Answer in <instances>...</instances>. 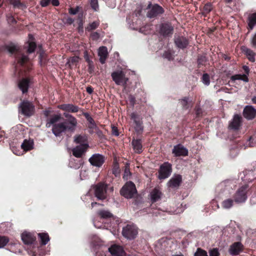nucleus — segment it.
I'll use <instances>...</instances> for the list:
<instances>
[{"label": "nucleus", "mask_w": 256, "mask_h": 256, "mask_svg": "<svg viewBox=\"0 0 256 256\" xmlns=\"http://www.w3.org/2000/svg\"><path fill=\"white\" fill-rule=\"evenodd\" d=\"M172 172V164L166 162L160 166L158 172V178L160 180L168 178Z\"/></svg>", "instance_id": "nucleus-10"}, {"label": "nucleus", "mask_w": 256, "mask_h": 256, "mask_svg": "<svg viewBox=\"0 0 256 256\" xmlns=\"http://www.w3.org/2000/svg\"><path fill=\"white\" fill-rule=\"evenodd\" d=\"M44 54L42 52L40 53V63L41 65H42L44 63V61L43 60V58L44 57Z\"/></svg>", "instance_id": "nucleus-62"}, {"label": "nucleus", "mask_w": 256, "mask_h": 256, "mask_svg": "<svg viewBox=\"0 0 256 256\" xmlns=\"http://www.w3.org/2000/svg\"><path fill=\"white\" fill-rule=\"evenodd\" d=\"M90 36L93 40H97L100 38V34L97 32L92 33Z\"/></svg>", "instance_id": "nucleus-56"}, {"label": "nucleus", "mask_w": 256, "mask_h": 256, "mask_svg": "<svg viewBox=\"0 0 256 256\" xmlns=\"http://www.w3.org/2000/svg\"><path fill=\"white\" fill-rule=\"evenodd\" d=\"M34 142L32 140H24L21 144V148L24 151H28L33 148Z\"/></svg>", "instance_id": "nucleus-29"}, {"label": "nucleus", "mask_w": 256, "mask_h": 256, "mask_svg": "<svg viewBox=\"0 0 256 256\" xmlns=\"http://www.w3.org/2000/svg\"><path fill=\"white\" fill-rule=\"evenodd\" d=\"M243 249L244 246L240 242H235L230 246L228 252L232 256H237L243 250Z\"/></svg>", "instance_id": "nucleus-16"}, {"label": "nucleus", "mask_w": 256, "mask_h": 256, "mask_svg": "<svg viewBox=\"0 0 256 256\" xmlns=\"http://www.w3.org/2000/svg\"><path fill=\"white\" fill-rule=\"evenodd\" d=\"M210 256H219L220 253L217 248H214L209 252Z\"/></svg>", "instance_id": "nucleus-51"}, {"label": "nucleus", "mask_w": 256, "mask_h": 256, "mask_svg": "<svg viewBox=\"0 0 256 256\" xmlns=\"http://www.w3.org/2000/svg\"><path fill=\"white\" fill-rule=\"evenodd\" d=\"M130 176V172L128 169L126 168L123 176L124 178L128 179V177Z\"/></svg>", "instance_id": "nucleus-59"}, {"label": "nucleus", "mask_w": 256, "mask_h": 256, "mask_svg": "<svg viewBox=\"0 0 256 256\" xmlns=\"http://www.w3.org/2000/svg\"><path fill=\"white\" fill-rule=\"evenodd\" d=\"M100 218L108 219L114 216L113 214L108 210H99L98 212Z\"/></svg>", "instance_id": "nucleus-35"}, {"label": "nucleus", "mask_w": 256, "mask_h": 256, "mask_svg": "<svg viewBox=\"0 0 256 256\" xmlns=\"http://www.w3.org/2000/svg\"><path fill=\"white\" fill-rule=\"evenodd\" d=\"M194 256H208L206 252L200 248H198L194 253Z\"/></svg>", "instance_id": "nucleus-45"}, {"label": "nucleus", "mask_w": 256, "mask_h": 256, "mask_svg": "<svg viewBox=\"0 0 256 256\" xmlns=\"http://www.w3.org/2000/svg\"><path fill=\"white\" fill-rule=\"evenodd\" d=\"M256 24V14L254 13L250 14L248 18V25L250 30L254 28Z\"/></svg>", "instance_id": "nucleus-38"}, {"label": "nucleus", "mask_w": 256, "mask_h": 256, "mask_svg": "<svg viewBox=\"0 0 256 256\" xmlns=\"http://www.w3.org/2000/svg\"><path fill=\"white\" fill-rule=\"evenodd\" d=\"M86 140V137L85 135H76L74 137V142L76 144L84 142Z\"/></svg>", "instance_id": "nucleus-41"}, {"label": "nucleus", "mask_w": 256, "mask_h": 256, "mask_svg": "<svg viewBox=\"0 0 256 256\" xmlns=\"http://www.w3.org/2000/svg\"><path fill=\"white\" fill-rule=\"evenodd\" d=\"M108 252L114 256H124L125 253L120 246L118 245H112L108 248Z\"/></svg>", "instance_id": "nucleus-18"}, {"label": "nucleus", "mask_w": 256, "mask_h": 256, "mask_svg": "<svg viewBox=\"0 0 256 256\" xmlns=\"http://www.w3.org/2000/svg\"><path fill=\"white\" fill-rule=\"evenodd\" d=\"M88 161L92 166L100 168L104 162V157L100 154H95L92 156Z\"/></svg>", "instance_id": "nucleus-12"}, {"label": "nucleus", "mask_w": 256, "mask_h": 256, "mask_svg": "<svg viewBox=\"0 0 256 256\" xmlns=\"http://www.w3.org/2000/svg\"><path fill=\"white\" fill-rule=\"evenodd\" d=\"M7 20H8V23H16V21L14 20V18L11 15H10L7 16Z\"/></svg>", "instance_id": "nucleus-60"}, {"label": "nucleus", "mask_w": 256, "mask_h": 256, "mask_svg": "<svg viewBox=\"0 0 256 256\" xmlns=\"http://www.w3.org/2000/svg\"><path fill=\"white\" fill-rule=\"evenodd\" d=\"M111 76L112 80L117 85L125 86L128 80V79L126 77L125 74L122 70L114 72L112 74Z\"/></svg>", "instance_id": "nucleus-9"}, {"label": "nucleus", "mask_w": 256, "mask_h": 256, "mask_svg": "<svg viewBox=\"0 0 256 256\" xmlns=\"http://www.w3.org/2000/svg\"><path fill=\"white\" fill-rule=\"evenodd\" d=\"M64 116L66 118V120L62 122L68 132H74L78 124L76 119L72 115L64 112Z\"/></svg>", "instance_id": "nucleus-4"}, {"label": "nucleus", "mask_w": 256, "mask_h": 256, "mask_svg": "<svg viewBox=\"0 0 256 256\" xmlns=\"http://www.w3.org/2000/svg\"><path fill=\"white\" fill-rule=\"evenodd\" d=\"M40 238L41 244L43 245H46L50 240V238L47 233H39L38 234Z\"/></svg>", "instance_id": "nucleus-40"}, {"label": "nucleus", "mask_w": 256, "mask_h": 256, "mask_svg": "<svg viewBox=\"0 0 256 256\" xmlns=\"http://www.w3.org/2000/svg\"><path fill=\"white\" fill-rule=\"evenodd\" d=\"M206 61V58L205 56H201L198 59V62L199 65L203 64Z\"/></svg>", "instance_id": "nucleus-55"}, {"label": "nucleus", "mask_w": 256, "mask_h": 256, "mask_svg": "<svg viewBox=\"0 0 256 256\" xmlns=\"http://www.w3.org/2000/svg\"><path fill=\"white\" fill-rule=\"evenodd\" d=\"M50 2V0H41L40 4L43 7L46 6Z\"/></svg>", "instance_id": "nucleus-57"}, {"label": "nucleus", "mask_w": 256, "mask_h": 256, "mask_svg": "<svg viewBox=\"0 0 256 256\" xmlns=\"http://www.w3.org/2000/svg\"><path fill=\"white\" fill-rule=\"evenodd\" d=\"M231 80L234 82L236 80H242L244 82H248V78L246 74H236L231 76Z\"/></svg>", "instance_id": "nucleus-39"}, {"label": "nucleus", "mask_w": 256, "mask_h": 256, "mask_svg": "<svg viewBox=\"0 0 256 256\" xmlns=\"http://www.w3.org/2000/svg\"><path fill=\"white\" fill-rule=\"evenodd\" d=\"M234 202V200L231 198H226L222 201V206L224 209H230L233 206Z\"/></svg>", "instance_id": "nucleus-34"}, {"label": "nucleus", "mask_w": 256, "mask_h": 256, "mask_svg": "<svg viewBox=\"0 0 256 256\" xmlns=\"http://www.w3.org/2000/svg\"><path fill=\"white\" fill-rule=\"evenodd\" d=\"M174 28L170 24H162L160 26V33L164 36H169L173 33Z\"/></svg>", "instance_id": "nucleus-22"}, {"label": "nucleus", "mask_w": 256, "mask_h": 256, "mask_svg": "<svg viewBox=\"0 0 256 256\" xmlns=\"http://www.w3.org/2000/svg\"><path fill=\"white\" fill-rule=\"evenodd\" d=\"M242 50L250 61L252 62H255L256 54L252 50L245 47L243 48Z\"/></svg>", "instance_id": "nucleus-33"}, {"label": "nucleus", "mask_w": 256, "mask_h": 256, "mask_svg": "<svg viewBox=\"0 0 256 256\" xmlns=\"http://www.w3.org/2000/svg\"><path fill=\"white\" fill-rule=\"evenodd\" d=\"M242 117L240 115L236 114L229 124V128L234 130H238L241 126L242 123Z\"/></svg>", "instance_id": "nucleus-14"}, {"label": "nucleus", "mask_w": 256, "mask_h": 256, "mask_svg": "<svg viewBox=\"0 0 256 256\" xmlns=\"http://www.w3.org/2000/svg\"><path fill=\"white\" fill-rule=\"evenodd\" d=\"M172 153L175 156H186L188 154V150L182 145L178 144L174 146Z\"/></svg>", "instance_id": "nucleus-17"}, {"label": "nucleus", "mask_w": 256, "mask_h": 256, "mask_svg": "<svg viewBox=\"0 0 256 256\" xmlns=\"http://www.w3.org/2000/svg\"><path fill=\"white\" fill-rule=\"evenodd\" d=\"M22 240L26 244H32L36 240L34 236L31 233L28 232H24L21 236Z\"/></svg>", "instance_id": "nucleus-23"}, {"label": "nucleus", "mask_w": 256, "mask_h": 256, "mask_svg": "<svg viewBox=\"0 0 256 256\" xmlns=\"http://www.w3.org/2000/svg\"><path fill=\"white\" fill-rule=\"evenodd\" d=\"M151 200L154 202L160 200L162 197V192L156 188H154L150 193Z\"/></svg>", "instance_id": "nucleus-27"}, {"label": "nucleus", "mask_w": 256, "mask_h": 256, "mask_svg": "<svg viewBox=\"0 0 256 256\" xmlns=\"http://www.w3.org/2000/svg\"><path fill=\"white\" fill-rule=\"evenodd\" d=\"M212 10V6L210 4H206L204 7V13L208 14Z\"/></svg>", "instance_id": "nucleus-52"}, {"label": "nucleus", "mask_w": 256, "mask_h": 256, "mask_svg": "<svg viewBox=\"0 0 256 256\" xmlns=\"http://www.w3.org/2000/svg\"><path fill=\"white\" fill-rule=\"evenodd\" d=\"M108 49L106 46H101L98 50V55L100 57V61L102 64H104L108 56Z\"/></svg>", "instance_id": "nucleus-24"}, {"label": "nucleus", "mask_w": 256, "mask_h": 256, "mask_svg": "<svg viewBox=\"0 0 256 256\" xmlns=\"http://www.w3.org/2000/svg\"><path fill=\"white\" fill-rule=\"evenodd\" d=\"M90 6L95 11L98 10L99 8L98 0H90Z\"/></svg>", "instance_id": "nucleus-48"}, {"label": "nucleus", "mask_w": 256, "mask_h": 256, "mask_svg": "<svg viewBox=\"0 0 256 256\" xmlns=\"http://www.w3.org/2000/svg\"><path fill=\"white\" fill-rule=\"evenodd\" d=\"M243 116L248 120H252L256 116V109L252 106H246L243 110Z\"/></svg>", "instance_id": "nucleus-15"}, {"label": "nucleus", "mask_w": 256, "mask_h": 256, "mask_svg": "<svg viewBox=\"0 0 256 256\" xmlns=\"http://www.w3.org/2000/svg\"><path fill=\"white\" fill-rule=\"evenodd\" d=\"M9 2L12 4L15 8H19L22 6V4L20 3L19 0H8Z\"/></svg>", "instance_id": "nucleus-50"}, {"label": "nucleus", "mask_w": 256, "mask_h": 256, "mask_svg": "<svg viewBox=\"0 0 256 256\" xmlns=\"http://www.w3.org/2000/svg\"><path fill=\"white\" fill-rule=\"evenodd\" d=\"M66 23L68 24H72L74 22V20L71 18H68L66 19Z\"/></svg>", "instance_id": "nucleus-64"}, {"label": "nucleus", "mask_w": 256, "mask_h": 256, "mask_svg": "<svg viewBox=\"0 0 256 256\" xmlns=\"http://www.w3.org/2000/svg\"><path fill=\"white\" fill-rule=\"evenodd\" d=\"M29 40L28 43V52L30 54L34 52L36 48V44L33 40H34V36L32 34L28 35Z\"/></svg>", "instance_id": "nucleus-30"}, {"label": "nucleus", "mask_w": 256, "mask_h": 256, "mask_svg": "<svg viewBox=\"0 0 256 256\" xmlns=\"http://www.w3.org/2000/svg\"><path fill=\"white\" fill-rule=\"evenodd\" d=\"M19 108L21 113L27 116H32L34 110V107L33 104L28 101H24L21 102Z\"/></svg>", "instance_id": "nucleus-8"}, {"label": "nucleus", "mask_w": 256, "mask_h": 256, "mask_svg": "<svg viewBox=\"0 0 256 256\" xmlns=\"http://www.w3.org/2000/svg\"><path fill=\"white\" fill-rule=\"evenodd\" d=\"M248 188L246 185L242 186L236 191L234 194L235 202L237 204H242L246 202L248 198Z\"/></svg>", "instance_id": "nucleus-3"}, {"label": "nucleus", "mask_w": 256, "mask_h": 256, "mask_svg": "<svg viewBox=\"0 0 256 256\" xmlns=\"http://www.w3.org/2000/svg\"><path fill=\"white\" fill-rule=\"evenodd\" d=\"M175 44L178 48H184L188 46V41L186 38L180 36L175 40Z\"/></svg>", "instance_id": "nucleus-28"}, {"label": "nucleus", "mask_w": 256, "mask_h": 256, "mask_svg": "<svg viewBox=\"0 0 256 256\" xmlns=\"http://www.w3.org/2000/svg\"><path fill=\"white\" fill-rule=\"evenodd\" d=\"M6 49L10 54H16V60L17 64L22 66L28 62V56L19 52V47L17 45L10 44L6 46Z\"/></svg>", "instance_id": "nucleus-1"}, {"label": "nucleus", "mask_w": 256, "mask_h": 256, "mask_svg": "<svg viewBox=\"0 0 256 256\" xmlns=\"http://www.w3.org/2000/svg\"><path fill=\"white\" fill-rule=\"evenodd\" d=\"M78 10H79L78 6H76V8H71L69 9V12L71 14L74 15L78 12Z\"/></svg>", "instance_id": "nucleus-54"}, {"label": "nucleus", "mask_w": 256, "mask_h": 256, "mask_svg": "<svg viewBox=\"0 0 256 256\" xmlns=\"http://www.w3.org/2000/svg\"><path fill=\"white\" fill-rule=\"evenodd\" d=\"M151 5L150 2L148 6V8L150 9L147 14L148 18H154L164 12V10L162 6L156 4L150 7Z\"/></svg>", "instance_id": "nucleus-11"}, {"label": "nucleus", "mask_w": 256, "mask_h": 256, "mask_svg": "<svg viewBox=\"0 0 256 256\" xmlns=\"http://www.w3.org/2000/svg\"><path fill=\"white\" fill-rule=\"evenodd\" d=\"M29 86V81L27 79L24 78L20 81L18 88L22 91V93L27 92Z\"/></svg>", "instance_id": "nucleus-31"}, {"label": "nucleus", "mask_w": 256, "mask_h": 256, "mask_svg": "<svg viewBox=\"0 0 256 256\" xmlns=\"http://www.w3.org/2000/svg\"><path fill=\"white\" fill-rule=\"evenodd\" d=\"M251 44L252 46L256 47V33L252 38Z\"/></svg>", "instance_id": "nucleus-58"}, {"label": "nucleus", "mask_w": 256, "mask_h": 256, "mask_svg": "<svg viewBox=\"0 0 256 256\" xmlns=\"http://www.w3.org/2000/svg\"><path fill=\"white\" fill-rule=\"evenodd\" d=\"M58 108L71 112H76L78 110V107L72 104H63L59 106Z\"/></svg>", "instance_id": "nucleus-25"}, {"label": "nucleus", "mask_w": 256, "mask_h": 256, "mask_svg": "<svg viewBox=\"0 0 256 256\" xmlns=\"http://www.w3.org/2000/svg\"><path fill=\"white\" fill-rule=\"evenodd\" d=\"M8 238L6 236H0V248L4 247L8 242Z\"/></svg>", "instance_id": "nucleus-47"}, {"label": "nucleus", "mask_w": 256, "mask_h": 256, "mask_svg": "<svg viewBox=\"0 0 256 256\" xmlns=\"http://www.w3.org/2000/svg\"><path fill=\"white\" fill-rule=\"evenodd\" d=\"M107 249L102 244H94V251L95 252V256H106V252Z\"/></svg>", "instance_id": "nucleus-26"}, {"label": "nucleus", "mask_w": 256, "mask_h": 256, "mask_svg": "<svg viewBox=\"0 0 256 256\" xmlns=\"http://www.w3.org/2000/svg\"><path fill=\"white\" fill-rule=\"evenodd\" d=\"M120 194L127 198H132L136 193L134 184L132 182H127L120 190Z\"/></svg>", "instance_id": "nucleus-2"}, {"label": "nucleus", "mask_w": 256, "mask_h": 256, "mask_svg": "<svg viewBox=\"0 0 256 256\" xmlns=\"http://www.w3.org/2000/svg\"><path fill=\"white\" fill-rule=\"evenodd\" d=\"M180 102L184 108H188V98H187L182 99Z\"/></svg>", "instance_id": "nucleus-49"}, {"label": "nucleus", "mask_w": 256, "mask_h": 256, "mask_svg": "<svg viewBox=\"0 0 256 256\" xmlns=\"http://www.w3.org/2000/svg\"><path fill=\"white\" fill-rule=\"evenodd\" d=\"M130 118L134 120L135 124V130L137 132H142L143 130V127L142 126V122L140 116L136 113L132 112L130 114Z\"/></svg>", "instance_id": "nucleus-21"}, {"label": "nucleus", "mask_w": 256, "mask_h": 256, "mask_svg": "<svg viewBox=\"0 0 256 256\" xmlns=\"http://www.w3.org/2000/svg\"><path fill=\"white\" fill-rule=\"evenodd\" d=\"M202 82L206 86H208L210 83V76L208 74H204L202 76Z\"/></svg>", "instance_id": "nucleus-46"}, {"label": "nucleus", "mask_w": 256, "mask_h": 256, "mask_svg": "<svg viewBox=\"0 0 256 256\" xmlns=\"http://www.w3.org/2000/svg\"><path fill=\"white\" fill-rule=\"evenodd\" d=\"M78 32H84V28H83L84 22L82 20V15H81L80 16H78Z\"/></svg>", "instance_id": "nucleus-44"}, {"label": "nucleus", "mask_w": 256, "mask_h": 256, "mask_svg": "<svg viewBox=\"0 0 256 256\" xmlns=\"http://www.w3.org/2000/svg\"><path fill=\"white\" fill-rule=\"evenodd\" d=\"M234 184L229 180H226L220 183L216 186V191L224 194L225 195L230 194V190Z\"/></svg>", "instance_id": "nucleus-7"}, {"label": "nucleus", "mask_w": 256, "mask_h": 256, "mask_svg": "<svg viewBox=\"0 0 256 256\" xmlns=\"http://www.w3.org/2000/svg\"><path fill=\"white\" fill-rule=\"evenodd\" d=\"M79 60V57L77 56H73L70 58L68 59L67 62L66 63V66H68L69 67H71L72 66L76 64V62H78Z\"/></svg>", "instance_id": "nucleus-42"}, {"label": "nucleus", "mask_w": 256, "mask_h": 256, "mask_svg": "<svg viewBox=\"0 0 256 256\" xmlns=\"http://www.w3.org/2000/svg\"><path fill=\"white\" fill-rule=\"evenodd\" d=\"M133 148L136 152L140 153L142 151V144L140 140H133L132 141Z\"/></svg>", "instance_id": "nucleus-32"}, {"label": "nucleus", "mask_w": 256, "mask_h": 256, "mask_svg": "<svg viewBox=\"0 0 256 256\" xmlns=\"http://www.w3.org/2000/svg\"><path fill=\"white\" fill-rule=\"evenodd\" d=\"M182 177L180 174L174 176L168 182L170 188H174L178 187L182 182Z\"/></svg>", "instance_id": "nucleus-20"}, {"label": "nucleus", "mask_w": 256, "mask_h": 256, "mask_svg": "<svg viewBox=\"0 0 256 256\" xmlns=\"http://www.w3.org/2000/svg\"><path fill=\"white\" fill-rule=\"evenodd\" d=\"M163 56L168 59L169 60H171L172 58V56H171L170 54L168 52H166L164 54Z\"/></svg>", "instance_id": "nucleus-61"}, {"label": "nucleus", "mask_w": 256, "mask_h": 256, "mask_svg": "<svg viewBox=\"0 0 256 256\" xmlns=\"http://www.w3.org/2000/svg\"><path fill=\"white\" fill-rule=\"evenodd\" d=\"M100 25V22L98 20H96L93 22L92 23H90L88 26L86 28V30L88 32L92 31L96 29Z\"/></svg>", "instance_id": "nucleus-43"}, {"label": "nucleus", "mask_w": 256, "mask_h": 256, "mask_svg": "<svg viewBox=\"0 0 256 256\" xmlns=\"http://www.w3.org/2000/svg\"><path fill=\"white\" fill-rule=\"evenodd\" d=\"M84 115L89 122L88 128L92 130H96L98 128L94 119L88 113H85Z\"/></svg>", "instance_id": "nucleus-37"}, {"label": "nucleus", "mask_w": 256, "mask_h": 256, "mask_svg": "<svg viewBox=\"0 0 256 256\" xmlns=\"http://www.w3.org/2000/svg\"><path fill=\"white\" fill-rule=\"evenodd\" d=\"M67 131L63 122L55 124L52 126V132L56 136H60L62 134Z\"/></svg>", "instance_id": "nucleus-19"}, {"label": "nucleus", "mask_w": 256, "mask_h": 256, "mask_svg": "<svg viewBox=\"0 0 256 256\" xmlns=\"http://www.w3.org/2000/svg\"><path fill=\"white\" fill-rule=\"evenodd\" d=\"M88 145L87 144H82L77 146L72 149V154L76 158H82L86 152Z\"/></svg>", "instance_id": "nucleus-13"}, {"label": "nucleus", "mask_w": 256, "mask_h": 256, "mask_svg": "<svg viewBox=\"0 0 256 256\" xmlns=\"http://www.w3.org/2000/svg\"><path fill=\"white\" fill-rule=\"evenodd\" d=\"M61 116L60 114H55L52 116L49 120L48 122H47L46 124V126L48 128H50L51 125L52 126L56 124V123L58 122Z\"/></svg>", "instance_id": "nucleus-36"}, {"label": "nucleus", "mask_w": 256, "mask_h": 256, "mask_svg": "<svg viewBox=\"0 0 256 256\" xmlns=\"http://www.w3.org/2000/svg\"><path fill=\"white\" fill-rule=\"evenodd\" d=\"M112 133L113 135L115 136H119V132L118 128L114 126H112Z\"/></svg>", "instance_id": "nucleus-53"}, {"label": "nucleus", "mask_w": 256, "mask_h": 256, "mask_svg": "<svg viewBox=\"0 0 256 256\" xmlns=\"http://www.w3.org/2000/svg\"><path fill=\"white\" fill-rule=\"evenodd\" d=\"M50 2L54 6H58L59 5V2L58 0H50Z\"/></svg>", "instance_id": "nucleus-63"}, {"label": "nucleus", "mask_w": 256, "mask_h": 256, "mask_svg": "<svg viewBox=\"0 0 256 256\" xmlns=\"http://www.w3.org/2000/svg\"><path fill=\"white\" fill-rule=\"evenodd\" d=\"M138 233V228L134 224H127L123 228L122 230V236L128 240L134 239Z\"/></svg>", "instance_id": "nucleus-5"}, {"label": "nucleus", "mask_w": 256, "mask_h": 256, "mask_svg": "<svg viewBox=\"0 0 256 256\" xmlns=\"http://www.w3.org/2000/svg\"><path fill=\"white\" fill-rule=\"evenodd\" d=\"M108 185L103 182H100L94 186V195L96 197L100 200L106 198Z\"/></svg>", "instance_id": "nucleus-6"}]
</instances>
